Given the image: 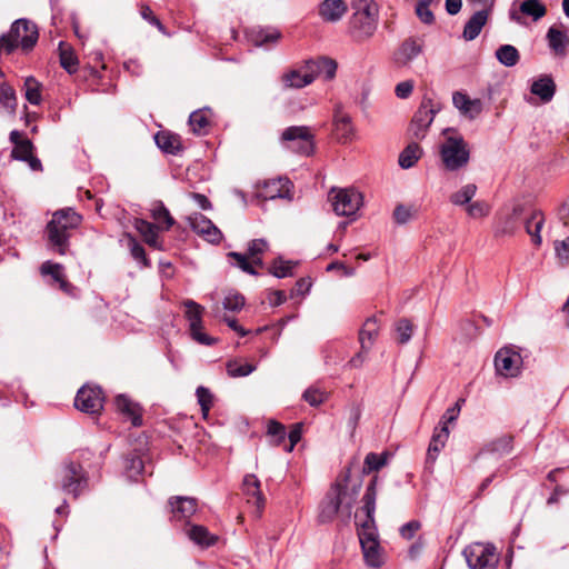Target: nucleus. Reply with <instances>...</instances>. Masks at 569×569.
<instances>
[{
  "label": "nucleus",
  "mask_w": 569,
  "mask_h": 569,
  "mask_svg": "<svg viewBox=\"0 0 569 569\" xmlns=\"http://www.w3.org/2000/svg\"><path fill=\"white\" fill-rule=\"evenodd\" d=\"M378 481L379 477L376 475L367 485L362 497L363 506L361 508L366 515V520L360 523V528L358 529L365 563L373 569H379L385 565V551L378 539L375 520Z\"/></svg>",
  "instance_id": "nucleus-1"
},
{
  "label": "nucleus",
  "mask_w": 569,
  "mask_h": 569,
  "mask_svg": "<svg viewBox=\"0 0 569 569\" xmlns=\"http://www.w3.org/2000/svg\"><path fill=\"white\" fill-rule=\"evenodd\" d=\"M82 217L71 208L56 211L46 226L47 248L53 253H70V238L81 224Z\"/></svg>",
  "instance_id": "nucleus-2"
},
{
  "label": "nucleus",
  "mask_w": 569,
  "mask_h": 569,
  "mask_svg": "<svg viewBox=\"0 0 569 569\" xmlns=\"http://www.w3.org/2000/svg\"><path fill=\"white\" fill-rule=\"evenodd\" d=\"M38 39L37 24L26 18H20L11 24L8 32L0 36V48L7 54H11L18 48L23 53H29L37 44Z\"/></svg>",
  "instance_id": "nucleus-3"
},
{
  "label": "nucleus",
  "mask_w": 569,
  "mask_h": 569,
  "mask_svg": "<svg viewBox=\"0 0 569 569\" xmlns=\"http://www.w3.org/2000/svg\"><path fill=\"white\" fill-rule=\"evenodd\" d=\"M443 142L439 148V156L449 171H457L466 167L470 160V150L465 138L455 129L446 128L442 131Z\"/></svg>",
  "instance_id": "nucleus-4"
},
{
  "label": "nucleus",
  "mask_w": 569,
  "mask_h": 569,
  "mask_svg": "<svg viewBox=\"0 0 569 569\" xmlns=\"http://www.w3.org/2000/svg\"><path fill=\"white\" fill-rule=\"evenodd\" d=\"M441 110V103L432 98L425 96L415 112L409 124V133L416 140H423L432 124L436 114Z\"/></svg>",
  "instance_id": "nucleus-5"
},
{
  "label": "nucleus",
  "mask_w": 569,
  "mask_h": 569,
  "mask_svg": "<svg viewBox=\"0 0 569 569\" xmlns=\"http://www.w3.org/2000/svg\"><path fill=\"white\" fill-rule=\"evenodd\" d=\"M462 555L470 569H496L499 557L491 543L475 542L467 546Z\"/></svg>",
  "instance_id": "nucleus-6"
},
{
  "label": "nucleus",
  "mask_w": 569,
  "mask_h": 569,
  "mask_svg": "<svg viewBox=\"0 0 569 569\" xmlns=\"http://www.w3.org/2000/svg\"><path fill=\"white\" fill-rule=\"evenodd\" d=\"M281 141L290 142L289 148L306 157L315 153V134L307 126H290L281 133Z\"/></svg>",
  "instance_id": "nucleus-7"
},
{
  "label": "nucleus",
  "mask_w": 569,
  "mask_h": 569,
  "mask_svg": "<svg viewBox=\"0 0 569 569\" xmlns=\"http://www.w3.org/2000/svg\"><path fill=\"white\" fill-rule=\"evenodd\" d=\"M87 486L88 477L83 470V467L79 462H66L61 470V490L77 498L86 489Z\"/></svg>",
  "instance_id": "nucleus-8"
},
{
  "label": "nucleus",
  "mask_w": 569,
  "mask_h": 569,
  "mask_svg": "<svg viewBox=\"0 0 569 569\" xmlns=\"http://www.w3.org/2000/svg\"><path fill=\"white\" fill-rule=\"evenodd\" d=\"M330 200L332 202L333 211L338 216L349 217L360 209L363 198L360 192L352 188L340 189L338 191L332 189L330 192Z\"/></svg>",
  "instance_id": "nucleus-9"
},
{
  "label": "nucleus",
  "mask_w": 569,
  "mask_h": 569,
  "mask_svg": "<svg viewBox=\"0 0 569 569\" xmlns=\"http://www.w3.org/2000/svg\"><path fill=\"white\" fill-rule=\"evenodd\" d=\"M345 496L346 485L337 482L330 488L319 507V523L325 525L333 521L342 506Z\"/></svg>",
  "instance_id": "nucleus-10"
},
{
  "label": "nucleus",
  "mask_w": 569,
  "mask_h": 569,
  "mask_svg": "<svg viewBox=\"0 0 569 569\" xmlns=\"http://www.w3.org/2000/svg\"><path fill=\"white\" fill-rule=\"evenodd\" d=\"M103 392L99 386H82L74 398V407L89 415H98L103 409Z\"/></svg>",
  "instance_id": "nucleus-11"
},
{
  "label": "nucleus",
  "mask_w": 569,
  "mask_h": 569,
  "mask_svg": "<svg viewBox=\"0 0 569 569\" xmlns=\"http://www.w3.org/2000/svg\"><path fill=\"white\" fill-rule=\"evenodd\" d=\"M183 306L187 309L186 318L189 321L191 337L200 345L213 346L217 342V339L201 332L203 308L190 299L184 300Z\"/></svg>",
  "instance_id": "nucleus-12"
},
{
  "label": "nucleus",
  "mask_w": 569,
  "mask_h": 569,
  "mask_svg": "<svg viewBox=\"0 0 569 569\" xmlns=\"http://www.w3.org/2000/svg\"><path fill=\"white\" fill-rule=\"evenodd\" d=\"M521 365L520 353L511 348H501L495 356L496 372L505 378L517 377L520 373Z\"/></svg>",
  "instance_id": "nucleus-13"
},
{
  "label": "nucleus",
  "mask_w": 569,
  "mask_h": 569,
  "mask_svg": "<svg viewBox=\"0 0 569 569\" xmlns=\"http://www.w3.org/2000/svg\"><path fill=\"white\" fill-rule=\"evenodd\" d=\"M302 69L311 74L312 82L322 77L325 81H331L336 77L338 63L329 57H318L316 59H308L302 62Z\"/></svg>",
  "instance_id": "nucleus-14"
},
{
  "label": "nucleus",
  "mask_w": 569,
  "mask_h": 569,
  "mask_svg": "<svg viewBox=\"0 0 569 569\" xmlns=\"http://www.w3.org/2000/svg\"><path fill=\"white\" fill-rule=\"evenodd\" d=\"M423 52V42L415 37L405 39L393 52L392 61L398 68L408 67Z\"/></svg>",
  "instance_id": "nucleus-15"
},
{
  "label": "nucleus",
  "mask_w": 569,
  "mask_h": 569,
  "mask_svg": "<svg viewBox=\"0 0 569 569\" xmlns=\"http://www.w3.org/2000/svg\"><path fill=\"white\" fill-rule=\"evenodd\" d=\"M190 228L198 234L203 236L207 241L218 244L223 236L220 229L204 214L196 212L188 217Z\"/></svg>",
  "instance_id": "nucleus-16"
},
{
  "label": "nucleus",
  "mask_w": 569,
  "mask_h": 569,
  "mask_svg": "<svg viewBox=\"0 0 569 569\" xmlns=\"http://www.w3.org/2000/svg\"><path fill=\"white\" fill-rule=\"evenodd\" d=\"M168 506L172 520L189 523V519L197 512L198 500L193 497L173 496L169 498Z\"/></svg>",
  "instance_id": "nucleus-17"
},
{
  "label": "nucleus",
  "mask_w": 569,
  "mask_h": 569,
  "mask_svg": "<svg viewBox=\"0 0 569 569\" xmlns=\"http://www.w3.org/2000/svg\"><path fill=\"white\" fill-rule=\"evenodd\" d=\"M378 24V17L352 14L349 20V31L356 40L370 38Z\"/></svg>",
  "instance_id": "nucleus-18"
},
{
  "label": "nucleus",
  "mask_w": 569,
  "mask_h": 569,
  "mask_svg": "<svg viewBox=\"0 0 569 569\" xmlns=\"http://www.w3.org/2000/svg\"><path fill=\"white\" fill-rule=\"evenodd\" d=\"M291 181L287 178H277L264 181L259 196L266 200L289 199Z\"/></svg>",
  "instance_id": "nucleus-19"
},
{
  "label": "nucleus",
  "mask_w": 569,
  "mask_h": 569,
  "mask_svg": "<svg viewBox=\"0 0 569 569\" xmlns=\"http://www.w3.org/2000/svg\"><path fill=\"white\" fill-rule=\"evenodd\" d=\"M242 491L247 497V501L257 507L258 513H261L266 499L260 489V480L253 473H248L243 477Z\"/></svg>",
  "instance_id": "nucleus-20"
},
{
  "label": "nucleus",
  "mask_w": 569,
  "mask_h": 569,
  "mask_svg": "<svg viewBox=\"0 0 569 569\" xmlns=\"http://www.w3.org/2000/svg\"><path fill=\"white\" fill-rule=\"evenodd\" d=\"M333 130L337 140L341 143L350 141L355 133L351 117L342 112L341 106H337L335 109Z\"/></svg>",
  "instance_id": "nucleus-21"
},
{
  "label": "nucleus",
  "mask_w": 569,
  "mask_h": 569,
  "mask_svg": "<svg viewBox=\"0 0 569 569\" xmlns=\"http://www.w3.org/2000/svg\"><path fill=\"white\" fill-rule=\"evenodd\" d=\"M453 106L470 120L476 119L482 111V102L480 99H470L468 94L456 91L452 94Z\"/></svg>",
  "instance_id": "nucleus-22"
},
{
  "label": "nucleus",
  "mask_w": 569,
  "mask_h": 569,
  "mask_svg": "<svg viewBox=\"0 0 569 569\" xmlns=\"http://www.w3.org/2000/svg\"><path fill=\"white\" fill-rule=\"evenodd\" d=\"M117 410L131 421L133 427L142 426V408L126 395H119L114 400Z\"/></svg>",
  "instance_id": "nucleus-23"
},
{
  "label": "nucleus",
  "mask_w": 569,
  "mask_h": 569,
  "mask_svg": "<svg viewBox=\"0 0 569 569\" xmlns=\"http://www.w3.org/2000/svg\"><path fill=\"white\" fill-rule=\"evenodd\" d=\"M247 36L254 46L269 47L279 41L281 32L272 27H254L247 32Z\"/></svg>",
  "instance_id": "nucleus-24"
},
{
  "label": "nucleus",
  "mask_w": 569,
  "mask_h": 569,
  "mask_svg": "<svg viewBox=\"0 0 569 569\" xmlns=\"http://www.w3.org/2000/svg\"><path fill=\"white\" fill-rule=\"evenodd\" d=\"M348 10L345 0H323L319 6V16L323 21L337 22Z\"/></svg>",
  "instance_id": "nucleus-25"
},
{
  "label": "nucleus",
  "mask_w": 569,
  "mask_h": 569,
  "mask_svg": "<svg viewBox=\"0 0 569 569\" xmlns=\"http://www.w3.org/2000/svg\"><path fill=\"white\" fill-rule=\"evenodd\" d=\"M489 12V9H482L476 11L469 18V20L465 24L462 32V37L466 41H472L480 34L482 28L487 23Z\"/></svg>",
  "instance_id": "nucleus-26"
},
{
  "label": "nucleus",
  "mask_w": 569,
  "mask_h": 569,
  "mask_svg": "<svg viewBox=\"0 0 569 569\" xmlns=\"http://www.w3.org/2000/svg\"><path fill=\"white\" fill-rule=\"evenodd\" d=\"M546 40L551 52L557 57H563L569 46V37L566 31L552 26L549 28Z\"/></svg>",
  "instance_id": "nucleus-27"
},
{
  "label": "nucleus",
  "mask_w": 569,
  "mask_h": 569,
  "mask_svg": "<svg viewBox=\"0 0 569 569\" xmlns=\"http://www.w3.org/2000/svg\"><path fill=\"white\" fill-rule=\"evenodd\" d=\"M281 81L286 89H302L312 83V78L301 66L299 69L284 72L281 77Z\"/></svg>",
  "instance_id": "nucleus-28"
},
{
  "label": "nucleus",
  "mask_w": 569,
  "mask_h": 569,
  "mask_svg": "<svg viewBox=\"0 0 569 569\" xmlns=\"http://www.w3.org/2000/svg\"><path fill=\"white\" fill-rule=\"evenodd\" d=\"M133 226L136 230L142 236L146 243L154 249L162 250V244L158 237L159 228L156 223L149 222L144 219H136Z\"/></svg>",
  "instance_id": "nucleus-29"
},
{
  "label": "nucleus",
  "mask_w": 569,
  "mask_h": 569,
  "mask_svg": "<svg viewBox=\"0 0 569 569\" xmlns=\"http://www.w3.org/2000/svg\"><path fill=\"white\" fill-rule=\"evenodd\" d=\"M157 147L168 154H178L181 150V141L178 134L160 131L154 136Z\"/></svg>",
  "instance_id": "nucleus-30"
},
{
  "label": "nucleus",
  "mask_w": 569,
  "mask_h": 569,
  "mask_svg": "<svg viewBox=\"0 0 569 569\" xmlns=\"http://www.w3.org/2000/svg\"><path fill=\"white\" fill-rule=\"evenodd\" d=\"M210 113V108H203L191 112L189 116V124L193 133L202 136L208 132V128L211 124Z\"/></svg>",
  "instance_id": "nucleus-31"
},
{
  "label": "nucleus",
  "mask_w": 569,
  "mask_h": 569,
  "mask_svg": "<svg viewBox=\"0 0 569 569\" xmlns=\"http://www.w3.org/2000/svg\"><path fill=\"white\" fill-rule=\"evenodd\" d=\"M150 212L158 228L169 230L176 223L174 218L170 214L168 208L164 206L162 201H154L151 204Z\"/></svg>",
  "instance_id": "nucleus-32"
},
{
  "label": "nucleus",
  "mask_w": 569,
  "mask_h": 569,
  "mask_svg": "<svg viewBox=\"0 0 569 569\" xmlns=\"http://www.w3.org/2000/svg\"><path fill=\"white\" fill-rule=\"evenodd\" d=\"M187 535L194 543L202 547H211L216 543L217 537L211 535L204 526L192 525L188 528Z\"/></svg>",
  "instance_id": "nucleus-33"
},
{
  "label": "nucleus",
  "mask_w": 569,
  "mask_h": 569,
  "mask_svg": "<svg viewBox=\"0 0 569 569\" xmlns=\"http://www.w3.org/2000/svg\"><path fill=\"white\" fill-rule=\"evenodd\" d=\"M556 93V83L550 76H540L536 79V98L541 102L548 103L552 100Z\"/></svg>",
  "instance_id": "nucleus-34"
},
{
  "label": "nucleus",
  "mask_w": 569,
  "mask_h": 569,
  "mask_svg": "<svg viewBox=\"0 0 569 569\" xmlns=\"http://www.w3.org/2000/svg\"><path fill=\"white\" fill-rule=\"evenodd\" d=\"M423 151L417 142L409 143L399 154V166L402 169H410L421 158Z\"/></svg>",
  "instance_id": "nucleus-35"
},
{
  "label": "nucleus",
  "mask_w": 569,
  "mask_h": 569,
  "mask_svg": "<svg viewBox=\"0 0 569 569\" xmlns=\"http://www.w3.org/2000/svg\"><path fill=\"white\" fill-rule=\"evenodd\" d=\"M390 453L388 451H383L381 453L369 452L363 461L362 473L369 475L372 471L380 470L387 465Z\"/></svg>",
  "instance_id": "nucleus-36"
},
{
  "label": "nucleus",
  "mask_w": 569,
  "mask_h": 569,
  "mask_svg": "<svg viewBox=\"0 0 569 569\" xmlns=\"http://www.w3.org/2000/svg\"><path fill=\"white\" fill-rule=\"evenodd\" d=\"M378 333V326L375 318L367 319L359 332V341L363 350H370Z\"/></svg>",
  "instance_id": "nucleus-37"
},
{
  "label": "nucleus",
  "mask_w": 569,
  "mask_h": 569,
  "mask_svg": "<svg viewBox=\"0 0 569 569\" xmlns=\"http://www.w3.org/2000/svg\"><path fill=\"white\" fill-rule=\"evenodd\" d=\"M123 467L128 478L137 480V477L143 471L144 465L138 453L129 452L123 457Z\"/></svg>",
  "instance_id": "nucleus-38"
},
{
  "label": "nucleus",
  "mask_w": 569,
  "mask_h": 569,
  "mask_svg": "<svg viewBox=\"0 0 569 569\" xmlns=\"http://www.w3.org/2000/svg\"><path fill=\"white\" fill-rule=\"evenodd\" d=\"M59 58L60 66L70 74H73L78 70V58L70 48H64V43H59Z\"/></svg>",
  "instance_id": "nucleus-39"
},
{
  "label": "nucleus",
  "mask_w": 569,
  "mask_h": 569,
  "mask_svg": "<svg viewBox=\"0 0 569 569\" xmlns=\"http://www.w3.org/2000/svg\"><path fill=\"white\" fill-rule=\"evenodd\" d=\"M496 58L505 67H513L519 61V52L511 44H502L496 50Z\"/></svg>",
  "instance_id": "nucleus-40"
},
{
  "label": "nucleus",
  "mask_w": 569,
  "mask_h": 569,
  "mask_svg": "<svg viewBox=\"0 0 569 569\" xmlns=\"http://www.w3.org/2000/svg\"><path fill=\"white\" fill-rule=\"evenodd\" d=\"M477 189L475 183L465 184L450 196V202L455 206H468L476 196Z\"/></svg>",
  "instance_id": "nucleus-41"
},
{
  "label": "nucleus",
  "mask_w": 569,
  "mask_h": 569,
  "mask_svg": "<svg viewBox=\"0 0 569 569\" xmlns=\"http://www.w3.org/2000/svg\"><path fill=\"white\" fill-rule=\"evenodd\" d=\"M296 266V262L286 261L282 257L276 258L270 268L269 273L278 279L287 278L292 276V268Z\"/></svg>",
  "instance_id": "nucleus-42"
},
{
  "label": "nucleus",
  "mask_w": 569,
  "mask_h": 569,
  "mask_svg": "<svg viewBox=\"0 0 569 569\" xmlns=\"http://www.w3.org/2000/svg\"><path fill=\"white\" fill-rule=\"evenodd\" d=\"M353 14L378 17V6L373 0H351Z\"/></svg>",
  "instance_id": "nucleus-43"
},
{
  "label": "nucleus",
  "mask_w": 569,
  "mask_h": 569,
  "mask_svg": "<svg viewBox=\"0 0 569 569\" xmlns=\"http://www.w3.org/2000/svg\"><path fill=\"white\" fill-rule=\"evenodd\" d=\"M41 84L33 77H28L24 81V97L31 104H40L41 102Z\"/></svg>",
  "instance_id": "nucleus-44"
},
{
  "label": "nucleus",
  "mask_w": 569,
  "mask_h": 569,
  "mask_svg": "<svg viewBox=\"0 0 569 569\" xmlns=\"http://www.w3.org/2000/svg\"><path fill=\"white\" fill-rule=\"evenodd\" d=\"M0 103L8 109L11 113L16 112L17 108V97L14 89L8 84L2 83L0 86Z\"/></svg>",
  "instance_id": "nucleus-45"
},
{
  "label": "nucleus",
  "mask_w": 569,
  "mask_h": 569,
  "mask_svg": "<svg viewBox=\"0 0 569 569\" xmlns=\"http://www.w3.org/2000/svg\"><path fill=\"white\" fill-rule=\"evenodd\" d=\"M256 370V366L251 363H240L231 360L227 363V372L232 378L247 377Z\"/></svg>",
  "instance_id": "nucleus-46"
},
{
  "label": "nucleus",
  "mask_w": 569,
  "mask_h": 569,
  "mask_svg": "<svg viewBox=\"0 0 569 569\" xmlns=\"http://www.w3.org/2000/svg\"><path fill=\"white\" fill-rule=\"evenodd\" d=\"M522 213V208L520 204L515 206L512 214L506 219V221L502 223L501 221L498 222L496 226V234L497 236H503L511 233L515 228V219L520 217Z\"/></svg>",
  "instance_id": "nucleus-47"
},
{
  "label": "nucleus",
  "mask_w": 569,
  "mask_h": 569,
  "mask_svg": "<svg viewBox=\"0 0 569 569\" xmlns=\"http://www.w3.org/2000/svg\"><path fill=\"white\" fill-rule=\"evenodd\" d=\"M33 143L29 139H24L21 142L17 143V146H13V149L11 151V158L24 161L27 158H30V156L33 153Z\"/></svg>",
  "instance_id": "nucleus-48"
},
{
  "label": "nucleus",
  "mask_w": 569,
  "mask_h": 569,
  "mask_svg": "<svg viewBox=\"0 0 569 569\" xmlns=\"http://www.w3.org/2000/svg\"><path fill=\"white\" fill-rule=\"evenodd\" d=\"M487 450L492 453L507 455L512 450V438L509 436L498 438L487 446Z\"/></svg>",
  "instance_id": "nucleus-49"
},
{
  "label": "nucleus",
  "mask_w": 569,
  "mask_h": 569,
  "mask_svg": "<svg viewBox=\"0 0 569 569\" xmlns=\"http://www.w3.org/2000/svg\"><path fill=\"white\" fill-rule=\"evenodd\" d=\"M228 257L230 259L236 260V267L241 269L243 272L251 274V276H258V271L254 269L251 262H249L248 258L249 256L247 253H240L236 251H231L228 253Z\"/></svg>",
  "instance_id": "nucleus-50"
},
{
  "label": "nucleus",
  "mask_w": 569,
  "mask_h": 569,
  "mask_svg": "<svg viewBox=\"0 0 569 569\" xmlns=\"http://www.w3.org/2000/svg\"><path fill=\"white\" fill-rule=\"evenodd\" d=\"M196 396L201 408V412L206 417L212 407L213 396L210 390L203 386H199L197 388Z\"/></svg>",
  "instance_id": "nucleus-51"
},
{
  "label": "nucleus",
  "mask_w": 569,
  "mask_h": 569,
  "mask_svg": "<svg viewBox=\"0 0 569 569\" xmlns=\"http://www.w3.org/2000/svg\"><path fill=\"white\" fill-rule=\"evenodd\" d=\"M267 433L273 438L274 446H280L287 437L284 426L276 420L268 422Z\"/></svg>",
  "instance_id": "nucleus-52"
},
{
  "label": "nucleus",
  "mask_w": 569,
  "mask_h": 569,
  "mask_svg": "<svg viewBox=\"0 0 569 569\" xmlns=\"http://www.w3.org/2000/svg\"><path fill=\"white\" fill-rule=\"evenodd\" d=\"M130 253L134 260L140 262L143 267H149V260L146 254L144 248L133 237H129Z\"/></svg>",
  "instance_id": "nucleus-53"
},
{
  "label": "nucleus",
  "mask_w": 569,
  "mask_h": 569,
  "mask_svg": "<svg viewBox=\"0 0 569 569\" xmlns=\"http://www.w3.org/2000/svg\"><path fill=\"white\" fill-rule=\"evenodd\" d=\"M244 297L239 292H230L223 299V308L229 311H239L244 306Z\"/></svg>",
  "instance_id": "nucleus-54"
},
{
  "label": "nucleus",
  "mask_w": 569,
  "mask_h": 569,
  "mask_svg": "<svg viewBox=\"0 0 569 569\" xmlns=\"http://www.w3.org/2000/svg\"><path fill=\"white\" fill-rule=\"evenodd\" d=\"M417 213V209L413 207H407L403 204H398L393 210V219L398 224L407 223L415 214Z\"/></svg>",
  "instance_id": "nucleus-55"
},
{
  "label": "nucleus",
  "mask_w": 569,
  "mask_h": 569,
  "mask_svg": "<svg viewBox=\"0 0 569 569\" xmlns=\"http://www.w3.org/2000/svg\"><path fill=\"white\" fill-rule=\"evenodd\" d=\"M396 330L398 333V341L400 343H407L412 336V323L408 319H400L397 322Z\"/></svg>",
  "instance_id": "nucleus-56"
},
{
  "label": "nucleus",
  "mask_w": 569,
  "mask_h": 569,
  "mask_svg": "<svg viewBox=\"0 0 569 569\" xmlns=\"http://www.w3.org/2000/svg\"><path fill=\"white\" fill-rule=\"evenodd\" d=\"M490 212V207L485 201H475L470 202L467 206V213L471 218H482L488 216Z\"/></svg>",
  "instance_id": "nucleus-57"
},
{
  "label": "nucleus",
  "mask_w": 569,
  "mask_h": 569,
  "mask_svg": "<svg viewBox=\"0 0 569 569\" xmlns=\"http://www.w3.org/2000/svg\"><path fill=\"white\" fill-rule=\"evenodd\" d=\"M268 249V242L263 238L253 239L248 243L247 254L249 258L261 256Z\"/></svg>",
  "instance_id": "nucleus-58"
},
{
  "label": "nucleus",
  "mask_w": 569,
  "mask_h": 569,
  "mask_svg": "<svg viewBox=\"0 0 569 569\" xmlns=\"http://www.w3.org/2000/svg\"><path fill=\"white\" fill-rule=\"evenodd\" d=\"M445 447L440 446L439 443H435L433 441H430L427 455H426V466L425 468L432 472L433 465L438 458V455Z\"/></svg>",
  "instance_id": "nucleus-59"
},
{
  "label": "nucleus",
  "mask_w": 569,
  "mask_h": 569,
  "mask_svg": "<svg viewBox=\"0 0 569 569\" xmlns=\"http://www.w3.org/2000/svg\"><path fill=\"white\" fill-rule=\"evenodd\" d=\"M41 272L43 274H50L57 281H61L62 279V266L59 263L46 261L41 266Z\"/></svg>",
  "instance_id": "nucleus-60"
},
{
  "label": "nucleus",
  "mask_w": 569,
  "mask_h": 569,
  "mask_svg": "<svg viewBox=\"0 0 569 569\" xmlns=\"http://www.w3.org/2000/svg\"><path fill=\"white\" fill-rule=\"evenodd\" d=\"M302 398L312 407H317L319 405H321L325 400V395L319 391L318 389H312V388H309L307 389L303 395H302Z\"/></svg>",
  "instance_id": "nucleus-61"
},
{
  "label": "nucleus",
  "mask_w": 569,
  "mask_h": 569,
  "mask_svg": "<svg viewBox=\"0 0 569 569\" xmlns=\"http://www.w3.org/2000/svg\"><path fill=\"white\" fill-rule=\"evenodd\" d=\"M416 14L425 24H432L435 22V16L430 8L426 7V3L416 4Z\"/></svg>",
  "instance_id": "nucleus-62"
},
{
  "label": "nucleus",
  "mask_w": 569,
  "mask_h": 569,
  "mask_svg": "<svg viewBox=\"0 0 569 569\" xmlns=\"http://www.w3.org/2000/svg\"><path fill=\"white\" fill-rule=\"evenodd\" d=\"M420 522L417 520L408 521L400 527L401 537L407 540L412 539L416 532L420 529Z\"/></svg>",
  "instance_id": "nucleus-63"
},
{
  "label": "nucleus",
  "mask_w": 569,
  "mask_h": 569,
  "mask_svg": "<svg viewBox=\"0 0 569 569\" xmlns=\"http://www.w3.org/2000/svg\"><path fill=\"white\" fill-rule=\"evenodd\" d=\"M555 250L560 260L569 261V236L561 241H555Z\"/></svg>",
  "instance_id": "nucleus-64"
}]
</instances>
